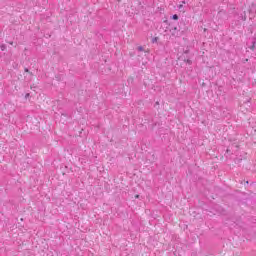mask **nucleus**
<instances>
[{
	"label": "nucleus",
	"mask_w": 256,
	"mask_h": 256,
	"mask_svg": "<svg viewBox=\"0 0 256 256\" xmlns=\"http://www.w3.org/2000/svg\"><path fill=\"white\" fill-rule=\"evenodd\" d=\"M25 73H29V77L25 76L26 81H31V78L33 77V72H30L28 68L24 69Z\"/></svg>",
	"instance_id": "nucleus-1"
},
{
	"label": "nucleus",
	"mask_w": 256,
	"mask_h": 256,
	"mask_svg": "<svg viewBox=\"0 0 256 256\" xmlns=\"http://www.w3.org/2000/svg\"><path fill=\"white\" fill-rule=\"evenodd\" d=\"M255 47H256V38H253L252 45L249 46V49H251V51H255Z\"/></svg>",
	"instance_id": "nucleus-2"
},
{
	"label": "nucleus",
	"mask_w": 256,
	"mask_h": 256,
	"mask_svg": "<svg viewBox=\"0 0 256 256\" xmlns=\"http://www.w3.org/2000/svg\"><path fill=\"white\" fill-rule=\"evenodd\" d=\"M172 19H173L174 21H177V20H179V15H177V14H174V15L172 16Z\"/></svg>",
	"instance_id": "nucleus-3"
},
{
	"label": "nucleus",
	"mask_w": 256,
	"mask_h": 256,
	"mask_svg": "<svg viewBox=\"0 0 256 256\" xmlns=\"http://www.w3.org/2000/svg\"><path fill=\"white\" fill-rule=\"evenodd\" d=\"M0 49H1V51H5V49H7V45L2 44V45L0 46Z\"/></svg>",
	"instance_id": "nucleus-4"
},
{
	"label": "nucleus",
	"mask_w": 256,
	"mask_h": 256,
	"mask_svg": "<svg viewBox=\"0 0 256 256\" xmlns=\"http://www.w3.org/2000/svg\"><path fill=\"white\" fill-rule=\"evenodd\" d=\"M157 41H159V38H158V37H154V38L152 39V43H157Z\"/></svg>",
	"instance_id": "nucleus-5"
},
{
	"label": "nucleus",
	"mask_w": 256,
	"mask_h": 256,
	"mask_svg": "<svg viewBox=\"0 0 256 256\" xmlns=\"http://www.w3.org/2000/svg\"><path fill=\"white\" fill-rule=\"evenodd\" d=\"M138 51H145V49L143 48V46H138Z\"/></svg>",
	"instance_id": "nucleus-6"
},
{
	"label": "nucleus",
	"mask_w": 256,
	"mask_h": 256,
	"mask_svg": "<svg viewBox=\"0 0 256 256\" xmlns=\"http://www.w3.org/2000/svg\"><path fill=\"white\" fill-rule=\"evenodd\" d=\"M186 63H187L188 65H192L193 61L187 59V60H186Z\"/></svg>",
	"instance_id": "nucleus-7"
},
{
	"label": "nucleus",
	"mask_w": 256,
	"mask_h": 256,
	"mask_svg": "<svg viewBox=\"0 0 256 256\" xmlns=\"http://www.w3.org/2000/svg\"><path fill=\"white\" fill-rule=\"evenodd\" d=\"M29 95H30V94H29V93H27V94L25 95V98L27 99V97H29Z\"/></svg>",
	"instance_id": "nucleus-8"
},
{
	"label": "nucleus",
	"mask_w": 256,
	"mask_h": 256,
	"mask_svg": "<svg viewBox=\"0 0 256 256\" xmlns=\"http://www.w3.org/2000/svg\"><path fill=\"white\" fill-rule=\"evenodd\" d=\"M9 43V45H13V41H11V42H8Z\"/></svg>",
	"instance_id": "nucleus-9"
},
{
	"label": "nucleus",
	"mask_w": 256,
	"mask_h": 256,
	"mask_svg": "<svg viewBox=\"0 0 256 256\" xmlns=\"http://www.w3.org/2000/svg\"><path fill=\"white\" fill-rule=\"evenodd\" d=\"M181 7H183V5H179V9H181Z\"/></svg>",
	"instance_id": "nucleus-10"
},
{
	"label": "nucleus",
	"mask_w": 256,
	"mask_h": 256,
	"mask_svg": "<svg viewBox=\"0 0 256 256\" xmlns=\"http://www.w3.org/2000/svg\"><path fill=\"white\" fill-rule=\"evenodd\" d=\"M174 30L177 31V27H175Z\"/></svg>",
	"instance_id": "nucleus-11"
},
{
	"label": "nucleus",
	"mask_w": 256,
	"mask_h": 256,
	"mask_svg": "<svg viewBox=\"0 0 256 256\" xmlns=\"http://www.w3.org/2000/svg\"><path fill=\"white\" fill-rule=\"evenodd\" d=\"M136 198H139V195H136Z\"/></svg>",
	"instance_id": "nucleus-12"
}]
</instances>
